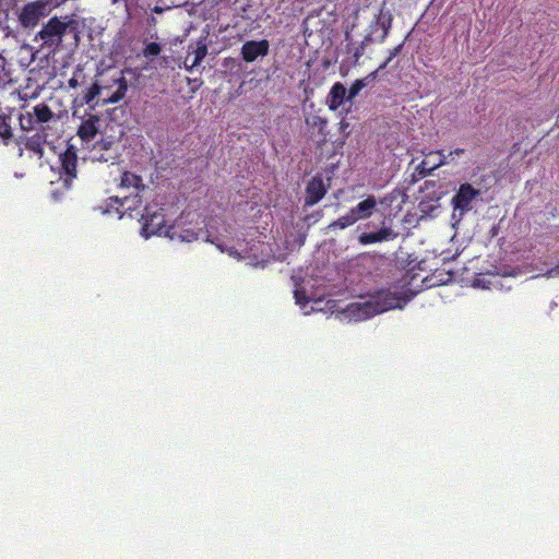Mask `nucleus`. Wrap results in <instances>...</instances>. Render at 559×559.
Wrapping results in <instances>:
<instances>
[{
	"label": "nucleus",
	"mask_w": 559,
	"mask_h": 559,
	"mask_svg": "<svg viewBox=\"0 0 559 559\" xmlns=\"http://www.w3.org/2000/svg\"><path fill=\"white\" fill-rule=\"evenodd\" d=\"M412 298L399 288L380 290L366 299L349 304L344 314L353 321H364L392 309H402Z\"/></svg>",
	"instance_id": "obj_1"
},
{
	"label": "nucleus",
	"mask_w": 559,
	"mask_h": 559,
	"mask_svg": "<svg viewBox=\"0 0 559 559\" xmlns=\"http://www.w3.org/2000/svg\"><path fill=\"white\" fill-rule=\"evenodd\" d=\"M142 235L145 238L151 236H165L173 238V226L166 225L164 209L158 204H147L141 214Z\"/></svg>",
	"instance_id": "obj_2"
},
{
	"label": "nucleus",
	"mask_w": 559,
	"mask_h": 559,
	"mask_svg": "<svg viewBox=\"0 0 559 559\" xmlns=\"http://www.w3.org/2000/svg\"><path fill=\"white\" fill-rule=\"evenodd\" d=\"M377 199L374 195H368L362 201L353 206L346 214L340 216L329 225V229H345L353 226L358 221L370 218L377 210Z\"/></svg>",
	"instance_id": "obj_3"
},
{
	"label": "nucleus",
	"mask_w": 559,
	"mask_h": 559,
	"mask_svg": "<svg viewBox=\"0 0 559 559\" xmlns=\"http://www.w3.org/2000/svg\"><path fill=\"white\" fill-rule=\"evenodd\" d=\"M294 297L304 314L321 310V296L314 290L310 281L295 282Z\"/></svg>",
	"instance_id": "obj_4"
},
{
	"label": "nucleus",
	"mask_w": 559,
	"mask_h": 559,
	"mask_svg": "<svg viewBox=\"0 0 559 559\" xmlns=\"http://www.w3.org/2000/svg\"><path fill=\"white\" fill-rule=\"evenodd\" d=\"M70 21H61L59 17H51L36 34L35 40H41L43 46L57 47L68 29Z\"/></svg>",
	"instance_id": "obj_5"
},
{
	"label": "nucleus",
	"mask_w": 559,
	"mask_h": 559,
	"mask_svg": "<svg viewBox=\"0 0 559 559\" xmlns=\"http://www.w3.org/2000/svg\"><path fill=\"white\" fill-rule=\"evenodd\" d=\"M479 194L480 191L469 183H463L460 186V189L451 201L453 205L452 219L454 221V224L459 223L464 214L472 210V203L477 197H479Z\"/></svg>",
	"instance_id": "obj_6"
},
{
	"label": "nucleus",
	"mask_w": 559,
	"mask_h": 559,
	"mask_svg": "<svg viewBox=\"0 0 559 559\" xmlns=\"http://www.w3.org/2000/svg\"><path fill=\"white\" fill-rule=\"evenodd\" d=\"M59 179L67 189H70L73 180L76 178L78 171V154L76 150L70 145L60 155Z\"/></svg>",
	"instance_id": "obj_7"
},
{
	"label": "nucleus",
	"mask_w": 559,
	"mask_h": 559,
	"mask_svg": "<svg viewBox=\"0 0 559 559\" xmlns=\"http://www.w3.org/2000/svg\"><path fill=\"white\" fill-rule=\"evenodd\" d=\"M47 15V4L37 0L26 3L20 14L19 22L24 28H34L41 17Z\"/></svg>",
	"instance_id": "obj_8"
},
{
	"label": "nucleus",
	"mask_w": 559,
	"mask_h": 559,
	"mask_svg": "<svg viewBox=\"0 0 559 559\" xmlns=\"http://www.w3.org/2000/svg\"><path fill=\"white\" fill-rule=\"evenodd\" d=\"M447 163V155H444L442 151L429 152L425 155V159L415 167V171L412 175L409 183H415L418 178H424L427 175H430L432 170Z\"/></svg>",
	"instance_id": "obj_9"
},
{
	"label": "nucleus",
	"mask_w": 559,
	"mask_h": 559,
	"mask_svg": "<svg viewBox=\"0 0 559 559\" xmlns=\"http://www.w3.org/2000/svg\"><path fill=\"white\" fill-rule=\"evenodd\" d=\"M107 90L108 86L94 82L81 96L73 99V108L88 105L90 109L94 110L97 106H100V97Z\"/></svg>",
	"instance_id": "obj_10"
},
{
	"label": "nucleus",
	"mask_w": 559,
	"mask_h": 559,
	"mask_svg": "<svg viewBox=\"0 0 559 559\" xmlns=\"http://www.w3.org/2000/svg\"><path fill=\"white\" fill-rule=\"evenodd\" d=\"M270 43L266 39L261 40H248L240 49L241 58L246 62H254L258 59H262L269 55Z\"/></svg>",
	"instance_id": "obj_11"
},
{
	"label": "nucleus",
	"mask_w": 559,
	"mask_h": 559,
	"mask_svg": "<svg viewBox=\"0 0 559 559\" xmlns=\"http://www.w3.org/2000/svg\"><path fill=\"white\" fill-rule=\"evenodd\" d=\"M108 90L104 92L100 97V106L119 103L127 93L128 82L126 78L120 74L118 78L112 80V86H116L114 92H110L111 85H107Z\"/></svg>",
	"instance_id": "obj_12"
},
{
	"label": "nucleus",
	"mask_w": 559,
	"mask_h": 559,
	"mask_svg": "<svg viewBox=\"0 0 559 559\" xmlns=\"http://www.w3.org/2000/svg\"><path fill=\"white\" fill-rule=\"evenodd\" d=\"M99 121L100 119L97 115L88 114L78 128V136L84 142L92 141L98 133Z\"/></svg>",
	"instance_id": "obj_13"
},
{
	"label": "nucleus",
	"mask_w": 559,
	"mask_h": 559,
	"mask_svg": "<svg viewBox=\"0 0 559 559\" xmlns=\"http://www.w3.org/2000/svg\"><path fill=\"white\" fill-rule=\"evenodd\" d=\"M397 237V233L391 227L382 226L379 230L372 233H362L358 237V241L362 246L371 243L390 241Z\"/></svg>",
	"instance_id": "obj_14"
},
{
	"label": "nucleus",
	"mask_w": 559,
	"mask_h": 559,
	"mask_svg": "<svg viewBox=\"0 0 559 559\" xmlns=\"http://www.w3.org/2000/svg\"><path fill=\"white\" fill-rule=\"evenodd\" d=\"M111 202L114 205L122 206L123 215H128L130 218H133V212L138 211L142 206L143 200L139 192H136L121 199L115 198Z\"/></svg>",
	"instance_id": "obj_15"
},
{
	"label": "nucleus",
	"mask_w": 559,
	"mask_h": 559,
	"mask_svg": "<svg viewBox=\"0 0 559 559\" xmlns=\"http://www.w3.org/2000/svg\"><path fill=\"white\" fill-rule=\"evenodd\" d=\"M326 193L322 179L313 178L309 181L306 189L305 204L312 206L318 203Z\"/></svg>",
	"instance_id": "obj_16"
},
{
	"label": "nucleus",
	"mask_w": 559,
	"mask_h": 559,
	"mask_svg": "<svg viewBox=\"0 0 559 559\" xmlns=\"http://www.w3.org/2000/svg\"><path fill=\"white\" fill-rule=\"evenodd\" d=\"M346 94H347V91H346L345 86L340 82L335 83L331 87L329 96H328L329 108L331 110H336L337 108H340V106L344 103V100L345 99L347 100Z\"/></svg>",
	"instance_id": "obj_17"
},
{
	"label": "nucleus",
	"mask_w": 559,
	"mask_h": 559,
	"mask_svg": "<svg viewBox=\"0 0 559 559\" xmlns=\"http://www.w3.org/2000/svg\"><path fill=\"white\" fill-rule=\"evenodd\" d=\"M373 40L372 35L368 34L364 40H361L357 46L347 45V53L352 55V64L357 66L359 63L360 58L364 56L366 47Z\"/></svg>",
	"instance_id": "obj_18"
},
{
	"label": "nucleus",
	"mask_w": 559,
	"mask_h": 559,
	"mask_svg": "<svg viewBox=\"0 0 559 559\" xmlns=\"http://www.w3.org/2000/svg\"><path fill=\"white\" fill-rule=\"evenodd\" d=\"M121 188H134L136 192L144 190L142 177L131 171H124L120 178Z\"/></svg>",
	"instance_id": "obj_19"
},
{
	"label": "nucleus",
	"mask_w": 559,
	"mask_h": 559,
	"mask_svg": "<svg viewBox=\"0 0 559 559\" xmlns=\"http://www.w3.org/2000/svg\"><path fill=\"white\" fill-rule=\"evenodd\" d=\"M32 114L37 124L47 123L53 118V112L45 103L37 104L33 107Z\"/></svg>",
	"instance_id": "obj_20"
},
{
	"label": "nucleus",
	"mask_w": 559,
	"mask_h": 559,
	"mask_svg": "<svg viewBox=\"0 0 559 559\" xmlns=\"http://www.w3.org/2000/svg\"><path fill=\"white\" fill-rule=\"evenodd\" d=\"M11 118L5 115H0V142L9 145L13 139V132L10 124Z\"/></svg>",
	"instance_id": "obj_21"
},
{
	"label": "nucleus",
	"mask_w": 559,
	"mask_h": 559,
	"mask_svg": "<svg viewBox=\"0 0 559 559\" xmlns=\"http://www.w3.org/2000/svg\"><path fill=\"white\" fill-rule=\"evenodd\" d=\"M44 143L45 140L41 138V135L34 134L25 140L24 146L26 150L38 155V157H41L44 155Z\"/></svg>",
	"instance_id": "obj_22"
},
{
	"label": "nucleus",
	"mask_w": 559,
	"mask_h": 559,
	"mask_svg": "<svg viewBox=\"0 0 559 559\" xmlns=\"http://www.w3.org/2000/svg\"><path fill=\"white\" fill-rule=\"evenodd\" d=\"M376 78V72L370 73L364 79L356 80L348 90L347 102H352L368 83Z\"/></svg>",
	"instance_id": "obj_23"
},
{
	"label": "nucleus",
	"mask_w": 559,
	"mask_h": 559,
	"mask_svg": "<svg viewBox=\"0 0 559 559\" xmlns=\"http://www.w3.org/2000/svg\"><path fill=\"white\" fill-rule=\"evenodd\" d=\"M203 221L201 223L197 222L193 228L182 229L179 235H177L182 241L190 242L193 239H198L200 233L203 229Z\"/></svg>",
	"instance_id": "obj_24"
},
{
	"label": "nucleus",
	"mask_w": 559,
	"mask_h": 559,
	"mask_svg": "<svg viewBox=\"0 0 559 559\" xmlns=\"http://www.w3.org/2000/svg\"><path fill=\"white\" fill-rule=\"evenodd\" d=\"M20 126L23 130L29 131L35 128L37 124L34 120V115L32 111H27L25 114H21L19 117Z\"/></svg>",
	"instance_id": "obj_25"
},
{
	"label": "nucleus",
	"mask_w": 559,
	"mask_h": 559,
	"mask_svg": "<svg viewBox=\"0 0 559 559\" xmlns=\"http://www.w3.org/2000/svg\"><path fill=\"white\" fill-rule=\"evenodd\" d=\"M307 126L311 128H318L320 132L323 131V129L326 127V119L318 116V115H311L306 118Z\"/></svg>",
	"instance_id": "obj_26"
},
{
	"label": "nucleus",
	"mask_w": 559,
	"mask_h": 559,
	"mask_svg": "<svg viewBox=\"0 0 559 559\" xmlns=\"http://www.w3.org/2000/svg\"><path fill=\"white\" fill-rule=\"evenodd\" d=\"M376 26L382 29V34L379 37L380 41H383L388 36L389 28L391 27V19H385L382 14L377 19Z\"/></svg>",
	"instance_id": "obj_27"
},
{
	"label": "nucleus",
	"mask_w": 559,
	"mask_h": 559,
	"mask_svg": "<svg viewBox=\"0 0 559 559\" xmlns=\"http://www.w3.org/2000/svg\"><path fill=\"white\" fill-rule=\"evenodd\" d=\"M116 197H110L107 199L106 201V209L104 210V213H108V214H117L118 215V218H122L124 215L122 213V206H117V205H114L111 200L115 199Z\"/></svg>",
	"instance_id": "obj_28"
},
{
	"label": "nucleus",
	"mask_w": 559,
	"mask_h": 559,
	"mask_svg": "<svg viewBox=\"0 0 559 559\" xmlns=\"http://www.w3.org/2000/svg\"><path fill=\"white\" fill-rule=\"evenodd\" d=\"M159 52H160V46H159V44L154 43V41L148 43L143 49V56L145 58L155 57V56L159 55Z\"/></svg>",
	"instance_id": "obj_29"
},
{
	"label": "nucleus",
	"mask_w": 559,
	"mask_h": 559,
	"mask_svg": "<svg viewBox=\"0 0 559 559\" xmlns=\"http://www.w3.org/2000/svg\"><path fill=\"white\" fill-rule=\"evenodd\" d=\"M206 52H207V48L205 45L199 46L193 51V59L191 61V66L192 67L197 66L205 57Z\"/></svg>",
	"instance_id": "obj_30"
},
{
	"label": "nucleus",
	"mask_w": 559,
	"mask_h": 559,
	"mask_svg": "<svg viewBox=\"0 0 559 559\" xmlns=\"http://www.w3.org/2000/svg\"><path fill=\"white\" fill-rule=\"evenodd\" d=\"M543 276H544V277H546V278H554V277H558V276H559V260H558V263H557L554 267H551V269L547 270V271L543 274Z\"/></svg>",
	"instance_id": "obj_31"
},
{
	"label": "nucleus",
	"mask_w": 559,
	"mask_h": 559,
	"mask_svg": "<svg viewBox=\"0 0 559 559\" xmlns=\"http://www.w3.org/2000/svg\"><path fill=\"white\" fill-rule=\"evenodd\" d=\"M402 47H403V44L401 45H397L396 47H394L393 49L390 50V53H389V57H388V61H392L393 58H395L402 50Z\"/></svg>",
	"instance_id": "obj_32"
},
{
	"label": "nucleus",
	"mask_w": 559,
	"mask_h": 559,
	"mask_svg": "<svg viewBox=\"0 0 559 559\" xmlns=\"http://www.w3.org/2000/svg\"><path fill=\"white\" fill-rule=\"evenodd\" d=\"M68 85H69V87H71V88H76V87L80 85V83H79L78 79L73 76V78H71V79L68 81Z\"/></svg>",
	"instance_id": "obj_33"
},
{
	"label": "nucleus",
	"mask_w": 559,
	"mask_h": 559,
	"mask_svg": "<svg viewBox=\"0 0 559 559\" xmlns=\"http://www.w3.org/2000/svg\"><path fill=\"white\" fill-rule=\"evenodd\" d=\"M463 153H464V150H463V148H456V150H454V151H451V152L449 153V155L447 156V158H448V157H450V156H453V155L459 156V155H461V154H463Z\"/></svg>",
	"instance_id": "obj_34"
},
{
	"label": "nucleus",
	"mask_w": 559,
	"mask_h": 559,
	"mask_svg": "<svg viewBox=\"0 0 559 559\" xmlns=\"http://www.w3.org/2000/svg\"><path fill=\"white\" fill-rule=\"evenodd\" d=\"M390 62H391V61H388V58H386V59H385V61H384V62H382V63L379 66V68L377 69V71H374V72L377 73L378 71H382V70H384V69L388 67V64H389Z\"/></svg>",
	"instance_id": "obj_35"
},
{
	"label": "nucleus",
	"mask_w": 559,
	"mask_h": 559,
	"mask_svg": "<svg viewBox=\"0 0 559 559\" xmlns=\"http://www.w3.org/2000/svg\"><path fill=\"white\" fill-rule=\"evenodd\" d=\"M429 185L435 186L436 181H425V186L428 187Z\"/></svg>",
	"instance_id": "obj_36"
},
{
	"label": "nucleus",
	"mask_w": 559,
	"mask_h": 559,
	"mask_svg": "<svg viewBox=\"0 0 559 559\" xmlns=\"http://www.w3.org/2000/svg\"><path fill=\"white\" fill-rule=\"evenodd\" d=\"M153 11L156 13H159V12H162V9L159 7H155Z\"/></svg>",
	"instance_id": "obj_37"
},
{
	"label": "nucleus",
	"mask_w": 559,
	"mask_h": 559,
	"mask_svg": "<svg viewBox=\"0 0 559 559\" xmlns=\"http://www.w3.org/2000/svg\"><path fill=\"white\" fill-rule=\"evenodd\" d=\"M228 253H229V255H234V254H236V251L230 249V250H228Z\"/></svg>",
	"instance_id": "obj_38"
},
{
	"label": "nucleus",
	"mask_w": 559,
	"mask_h": 559,
	"mask_svg": "<svg viewBox=\"0 0 559 559\" xmlns=\"http://www.w3.org/2000/svg\"><path fill=\"white\" fill-rule=\"evenodd\" d=\"M217 248H218L222 252H224V251H225V249H224L221 245H217Z\"/></svg>",
	"instance_id": "obj_39"
},
{
	"label": "nucleus",
	"mask_w": 559,
	"mask_h": 559,
	"mask_svg": "<svg viewBox=\"0 0 559 559\" xmlns=\"http://www.w3.org/2000/svg\"><path fill=\"white\" fill-rule=\"evenodd\" d=\"M22 154H23V150H22V148H20L19 156H22Z\"/></svg>",
	"instance_id": "obj_40"
}]
</instances>
